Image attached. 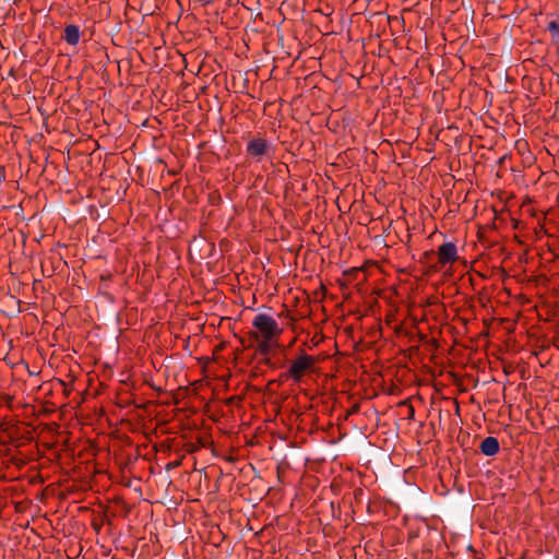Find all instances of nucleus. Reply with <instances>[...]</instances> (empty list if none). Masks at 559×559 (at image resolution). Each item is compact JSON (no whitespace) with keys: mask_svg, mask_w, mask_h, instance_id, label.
I'll list each match as a JSON object with an SVG mask.
<instances>
[{"mask_svg":"<svg viewBox=\"0 0 559 559\" xmlns=\"http://www.w3.org/2000/svg\"><path fill=\"white\" fill-rule=\"evenodd\" d=\"M64 39L69 45H76L80 40L79 26L70 24L64 28Z\"/></svg>","mask_w":559,"mask_h":559,"instance_id":"obj_6","label":"nucleus"},{"mask_svg":"<svg viewBox=\"0 0 559 559\" xmlns=\"http://www.w3.org/2000/svg\"><path fill=\"white\" fill-rule=\"evenodd\" d=\"M547 29L552 36H559V20H552L548 23Z\"/></svg>","mask_w":559,"mask_h":559,"instance_id":"obj_8","label":"nucleus"},{"mask_svg":"<svg viewBox=\"0 0 559 559\" xmlns=\"http://www.w3.org/2000/svg\"><path fill=\"white\" fill-rule=\"evenodd\" d=\"M314 364V359L306 354L300 355L289 367L288 374L295 381H300L305 371L310 369Z\"/></svg>","mask_w":559,"mask_h":559,"instance_id":"obj_2","label":"nucleus"},{"mask_svg":"<svg viewBox=\"0 0 559 559\" xmlns=\"http://www.w3.org/2000/svg\"><path fill=\"white\" fill-rule=\"evenodd\" d=\"M250 336L252 338L255 340V342L258 343L257 344V349L258 352L261 354V355H264L266 356L270 350H271V340H266V338H263L262 340L259 337V334L258 332H250Z\"/></svg>","mask_w":559,"mask_h":559,"instance_id":"obj_7","label":"nucleus"},{"mask_svg":"<svg viewBox=\"0 0 559 559\" xmlns=\"http://www.w3.org/2000/svg\"><path fill=\"white\" fill-rule=\"evenodd\" d=\"M479 449L484 455L492 456L497 454L500 449L499 441L495 437H487L481 441Z\"/></svg>","mask_w":559,"mask_h":559,"instance_id":"obj_5","label":"nucleus"},{"mask_svg":"<svg viewBox=\"0 0 559 559\" xmlns=\"http://www.w3.org/2000/svg\"><path fill=\"white\" fill-rule=\"evenodd\" d=\"M269 144L262 139H252L248 142L247 153L252 157H261L269 151Z\"/></svg>","mask_w":559,"mask_h":559,"instance_id":"obj_4","label":"nucleus"},{"mask_svg":"<svg viewBox=\"0 0 559 559\" xmlns=\"http://www.w3.org/2000/svg\"><path fill=\"white\" fill-rule=\"evenodd\" d=\"M441 264L452 263L457 260L456 246L453 242H444L438 249Z\"/></svg>","mask_w":559,"mask_h":559,"instance_id":"obj_3","label":"nucleus"},{"mask_svg":"<svg viewBox=\"0 0 559 559\" xmlns=\"http://www.w3.org/2000/svg\"><path fill=\"white\" fill-rule=\"evenodd\" d=\"M252 324L257 329L259 337L266 340H272L282 332L275 319L264 313L257 314Z\"/></svg>","mask_w":559,"mask_h":559,"instance_id":"obj_1","label":"nucleus"}]
</instances>
